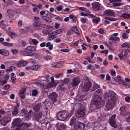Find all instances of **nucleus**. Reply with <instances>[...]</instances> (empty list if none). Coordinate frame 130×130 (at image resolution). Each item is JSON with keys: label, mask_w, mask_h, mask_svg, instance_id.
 <instances>
[{"label": "nucleus", "mask_w": 130, "mask_h": 130, "mask_svg": "<svg viewBox=\"0 0 130 130\" xmlns=\"http://www.w3.org/2000/svg\"><path fill=\"white\" fill-rule=\"evenodd\" d=\"M104 97L105 99H109L106 103L105 110L108 111L112 109L115 106V102L117 98V94L113 91H110L104 94Z\"/></svg>", "instance_id": "1"}, {"label": "nucleus", "mask_w": 130, "mask_h": 130, "mask_svg": "<svg viewBox=\"0 0 130 130\" xmlns=\"http://www.w3.org/2000/svg\"><path fill=\"white\" fill-rule=\"evenodd\" d=\"M104 97L105 99H109L106 103L105 110L108 111L112 109L115 106V102L117 98V94L113 91H110L104 94Z\"/></svg>", "instance_id": "2"}, {"label": "nucleus", "mask_w": 130, "mask_h": 130, "mask_svg": "<svg viewBox=\"0 0 130 130\" xmlns=\"http://www.w3.org/2000/svg\"><path fill=\"white\" fill-rule=\"evenodd\" d=\"M73 112V110H72L69 115L68 111L66 110L61 111L57 114V119L60 120L64 121L67 119L68 117L72 115Z\"/></svg>", "instance_id": "3"}, {"label": "nucleus", "mask_w": 130, "mask_h": 130, "mask_svg": "<svg viewBox=\"0 0 130 130\" xmlns=\"http://www.w3.org/2000/svg\"><path fill=\"white\" fill-rule=\"evenodd\" d=\"M74 127L76 130H84L85 125L83 123L77 122L75 123Z\"/></svg>", "instance_id": "4"}, {"label": "nucleus", "mask_w": 130, "mask_h": 130, "mask_svg": "<svg viewBox=\"0 0 130 130\" xmlns=\"http://www.w3.org/2000/svg\"><path fill=\"white\" fill-rule=\"evenodd\" d=\"M86 110L85 106L77 110L76 116L77 117H82L84 116L85 115V111Z\"/></svg>", "instance_id": "5"}, {"label": "nucleus", "mask_w": 130, "mask_h": 130, "mask_svg": "<svg viewBox=\"0 0 130 130\" xmlns=\"http://www.w3.org/2000/svg\"><path fill=\"white\" fill-rule=\"evenodd\" d=\"M42 113L41 111L34 113L33 115V119L36 120L37 122H40L41 121Z\"/></svg>", "instance_id": "6"}, {"label": "nucleus", "mask_w": 130, "mask_h": 130, "mask_svg": "<svg viewBox=\"0 0 130 130\" xmlns=\"http://www.w3.org/2000/svg\"><path fill=\"white\" fill-rule=\"evenodd\" d=\"M91 86V83L88 80V82L84 84V86L81 87V88L84 91H88L90 88Z\"/></svg>", "instance_id": "7"}, {"label": "nucleus", "mask_w": 130, "mask_h": 130, "mask_svg": "<svg viewBox=\"0 0 130 130\" xmlns=\"http://www.w3.org/2000/svg\"><path fill=\"white\" fill-rule=\"evenodd\" d=\"M116 117L115 115H113L110 119L109 122L110 125L112 126L113 127L115 128H117V126L116 125V121L115 118Z\"/></svg>", "instance_id": "8"}, {"label": "nucleus", "mask_w": 130, "mask_h": 130, "mask_svg": "<svg viewBox=\"0 0 130 130\" xmlns=\"http://www.w3.org/2000/svg\"><path fill=\"white\" fill-rule=\"evenodd\" d=\"M81 82L80 79L79 77H75L72 79V85L73 87H76L78 86Z\"/></svg>", "instance_id": "9"}, {"label": "nucleus", "mask_w": 130, "mask_h": 130, "mask_svg": "<svg viewBox=\"0 0 130 130\" xmlns=\"http://www.w3.org/2000/svg\"><path fill=\"white\" fill-rule=\"evenodd\" d=\"M57 96V94L55 92H52L50 94L49 98L53 101V104H54L55 102L57 101L56 98Z\"/></svg>", "instance_id": "10"}, {"label": "nucleus", "mask_w": 130, "mask_h": 130, "mask_svg": "<svg viewBox=\"0 0 130 130\" xmlns=\"http://www.w3.org/2000/svg\"><path fill=\"white\" fill-rule=\"evenodd\" d=\"M20 53L21 55H23L29 56H31L37 54L36 53H32L24 50L21 51Z\"/></svg>", "instance_id": "11"}, {"label": "nucleus", "mask_w": 130, "mask_h": 130, "mask_svg": "<svg viewBox=\"0 0 130 130\" xmlns=\"http://www.w3.org/2000/svg\"><path fill=\"white\" fill-rule=\"evenodd\" d=\"M92 5L94 9L97 10L100 9V5L98 2H95L92 4Z\"/></svg>", "instance_id": "12"}, {"label": "nucleus", "mask_w": 130, "mask_h": 130, "mask_svg": "<svg viewBox=\"0 0 130 130\" xmlns=\"http://www.w3.org/2000/svg\"><path fill=\"white\" fill-rule=\"evenodd\" d=\"M104 14L105 15L111 16H115V13L113 11L111 10L105 11Z\"/></svg>", "instance_id": "13"}, {"label": "nucleus", "mask_w": 130, "mask_h": 130, "mask_svg": "<svg viewBox=\"0 0 130 130\" xmlns=\"http://www.w3.org/2000/svg\"><path fill=\"white\" fill-rule=\"evenodd\" d=\"M120 110L121 111L120 114L124 116L127 114V108L125 106L121 107L120 108Z\"/></svg>", "instance_id": "14"}, {"label": "nucleus", "mask_w": 130, "mask_h": 130, "mask_svg": "<svg viewBox=\"0 0 130 130\" xmlns=\"http://www.w3.org/2000/svg\"><path fill=\"white\" fill-rule=\"evenodd\" d=\"M56 130H63L66 127L65 126L64 124L57 123L56 126Z\"/></svg>", "instance_id": "15"}, {"label": "nucleus", "mask_w": 130, "mask_h": 130, "mask_svg": "<svg viewBox=\"0 0 130 130\" xmlns=\"http://www.w3.org/2000/svg\"><path fill=\"white\" fill-rule=\"evenodd\" d=\"M0 121L1 124L5 126L9 122L7 118L6 117L2 118L0 120Z\"/></svg>", "instance_id": "16"}, {"label": "nucleus", "mask_w": 130, "mask_h": 130, "mask_svg": "<svg viewBox=\"0 0 130 130\" xmlns=\"http://www.w3.org/2000/svg\"><path fill=\"white\" fill-rule=\"evenodd\" d=\"M27 62L26 61H21L17 63V65L19 67H21L26 66Z\"/></svg>", "instance_id": "17"}, {"label": "nucleus", "mask_w": 130, "mask_h": 130, "mask_svg": "<svg viewBox=\"0 0 130 130\" xmlns=\"http://www.w3.org/2000/svg\"><path fill=\"white\" fill-rule=\"evenodd\" d=\"M5 80H0V85H3L7 83V81L6 80L8 79L9 78V75H6L5 76Z\"/></svg>", "instance_id": "18"}, {"label": "nucleus", "mask_w": 130, "mask_h": 130, "mask_svg": "<svg viewBox=\"0 0 130 130\" xmlns=\"http://www.w3.org/2000/svg\"><path fill=\"white\" fill-rule=\"evenodd\" d=\"M42 105H43L41 103L38 104L34 107L33 109L35 111H38Z\"/></svg>", "instance_id": "19"}, {"label": "nucleus", "mask_w": 130, "mask_h": 130, "mask_svg": "<svg viewBox=\"0 0 130 130\" xmlns=\"http://www.w3.org/2000/svg\"><path fill=\"white\" fill-rule=\"evenodd\" d=\"M33 113L32 110H30L28 113L27 115L25 117V119L28 120L30 119Z\"/></svg>", "instance_id": "20"}, {"label": "nucleus", "mask_w": 130, "mask_h": 130, "mask_svg": "<svg viewBox=\"0 0 130 130\" xmlns=\"http://www.w3.org/2000/svg\"><path fill=\"white\" fill-rule=\"evenodd\" d=\"M109 40H112L114 43H116L117 41L119 40L120 38L118 37H111L109 38Z\"/></svg>", "instance_id": "21"}, {"label": "nucleus", "mask_w": 130, "mask_h": 130, "mask_svg": "<svg viewBox=\"0 0 130 130\" xmlns=\"http://www.w3.org/2000/svg\"><path fill=\"white\" fill-rule=\"evenodd\" d=\"M26 49L30 51L35 52L36 51V47L32 46H28Z\"/></svg>", "instance_id": "22"}, {"label": "nucleus", "mask_w": 130, "mask_h": 130, "mask_svg": "<svg viewBox=\"0 0 130 130\" xmlns=\"http://www.w3.org/2000/svg\"><path fill=\"white\" fill-rule=\"evenodd\" d=\"M20 126L22 129H24V128L29 127L30 126V124L26 123H23Z\"/></svg>", "instance_id": "23"}, {"label": "nucleus", "mask_w": 130, "mask_h": 130, "mask_svg": "<svg viewBox=\"0 0 130 130\" xmlns=\"http://www.w3.org/2000/svg\"><path fill=\"white\" fill-rule=\"evenodd\" d=\"M71 30L74 32L77 35L79 34V33L77 28V27L76 26H75L72 27L70 29Z\"/></svg>", "instance_id": "24"}, {"label": "nucleus", "mask_w": 130, "mask_h": 130, "mask_svg": "<svg viewBox=\"0 0 130 130\" xmlns=\"http://www.w3.org/2000/svg\"><path fill=\"white\" fill-rule=\"evenodd\" d=\"M21 120L19 118H17L13 122V123L15 126H18L20 124Z\"/></svg>", "instance_id": "25"}, {"label": "nucleus", "mask_w": 130, "mask_h": 130, "mask_svg": "<svg viewBox=\"0 0 130 130\" xmlns=\"http://www.w3.org/2000/svg\"><path fill=\"white\" fill-rule=\"evenodd\" d=\"M42 19L45 20L46 22L50 23L52 22L51 20L48 17L46 16H43L42 17Z\"/></svg>", "instance_id": "26"}, {"label": "nucleus", "mask_w": 130, "mask_h": 130, "mask_svg": "<svg viewBox=\"0 0 130 130\" xmlns=\"http://www.w3.org/2000/svg\"><path fill=\"white\" fill-rule=\"evenodd\" d=\"M94 101L98 103L101 102V97L96 95L94 98Z\"/></svg>", "instance_id": "27"}, {"label": "nucleus", "mask_w": 130, "mask_h": 130, "mask_svg": "<svg viewBox=\"0 0 130 130\" xmlns=\"http://www.w3.org/2000/svg\"><path fill=\"white\" fill-rule=\"evenodd\" d=\"M18 109L16 107H14V109L12 112V113L14 116L16 115L18 113Z\"/></svg>", "instance_id": "28"}, {"label": "nucleus", "mask_w": 130, "mask_h": 130, "mask_svg": "<svg viewBox=\"0 0 130 130\" xmlns=\"http://www.w3.org/2000/svg\"><path fill=\"white\" fill-rule=\"evenodd\" d=\"M104 18L106 20H107L111 21H116L118 20V19L115 18H109L107 17H105Z\"/></svg>", "instance_id": "29"}, {"label": "nucleus", "mask_w": 130, "mask_h": 130, "mask_svg": "<svg viewBox=\"0 0 130 130\" xmlns=\"http://www.w3.org/2000/svg\"><path fill=\"white\" fill-rule=\"evenodd\" d=\"M2 43L4 45L9 47H12L13 45L12 43L9 42H3Z\"/></svg>", "instance_id": "30"}, {"label": "nucleus", "mask_w": 130, "mask_h": 130, "mask_svg": "<svg viewBox=\"0 0 130 130\" xmlns=\"http://www.w3.org/2000/svg\"><path fill=\"white\" fill-rule=\"evenodd\" d=\"M122 17L125 18L129 19L130 18V14L126 13L123 14H122Z\"/></svg>", "instance_id": "31"}, {"label": "nucleus", "mask_w": 130, "mask_h": 130, "mask_svg": "<svg viewBox=\"0 0 130 130\" xmlns=\"http://www.w3.org/2000/svg\"><path fill=\"white\" fill-rule=\"evenodd\" d=\"M62 31V29H59L54 31V34L55 35H57L61 34Z\"/></svg>", "instance_id": "32"}, {"label": "nucleus", "mask_w": 130, "mask_h": 130, "mask_svg": "<svg viewBox=\"0 0 130 130\" xmlns=\"http://www.w3.org/2000/svg\"><path fill=\"white\" fill-rule=\"evenodd\" d=\"M32 41L33 44L35 45H37L38 43V41L35 39H32L31 38H30L29 39V41Z\"/></svg>", "instance_id": "33"}, {"label": "nucleus", "mask_w": 130, "mask_h": 130, "mask_svg": "<svg viewBox=\"0 0 130 130\" xmlns=\"http://www.w3.org/2000/svg\"><path fill=\"white\" fill-rule=\"evenodd\" d=\"M129 45L130 44L129 43L127 42H126L122 44L121 46V47L122 48L126 47H128L129 46Z\"/></svg>", "instance_id": "34"}, {"label": "nucleus", "mask_w": 130, "mask_h": 130, "mask_svg": "<svg viewBox=\"0 0 130 130\" xmlns=\"http://www.w3.org/2000/svg\"><path fill=\"white\" fill-rule=\"evenodd\" d=\"M9 35L11 37L13 38H14L17 37V35L16 34L12 32H10Z\"/></svg>", "instance_id": "35"}, {"label": "nucleus", "mask_w": 130, "mask_h": 130, "mask_svg": "<svg viewBox=\"0 0 130 130\" xmlns=\"http://www.w3.org/2000/svg\"><path fill=\"white\" fill-rule=\"evenodd\" d=\"M11 78L12 81L13 83H14V80H15L16 78H15V76H14V74L13 73H11Z\"/></svg>", "instance_id": "36"}, {"label": "nucleus", "mask_w": 130, "mask_h": 130, "mask_svg": "<svg viewBox=\"0 0 130 130\" xmlns=\"http://www.w3.org/2000/svg\"><path fill=\"white\" fill-rule=\"evenodd\" d=\"M38 91L36 89L33 90L32 91V95L33 96H36L37 94Z\"/></svg>", "instance_id": "37"}, {"label": "nucleus", "mask_w": 130, "mask_h": 130, "mask_svg": "<svg viewBox=\"0 0 130 130\" xmlns=\"http://www.w3.org/2000/svg\"><path fill=\"white\" fill-rule=\"evenodd\" d=\"M69 18L72 20L73 21H76V18L75 16H74L73 14H71L69 16Z\"/></svg>", "instance_id": "38"}, {"label": "nucleus", "mask_w": 130, "mask_h": 130, "mask_svg": "<svg viewBox=\"0 0 130 130\" xmlns=\"http://www.w3.org/2000/svg\"><path fill=\"white\" fill-rule=\"evenodd\" d=\"M100 21V19L99 18H95L93 19L92 21L96 23H98Z\"/></svg>", "instance_id": "39"}, {"label": "nucleus", "mask_w": 130, "mask_h": 130, "mask_svg": "<svg viewBox=\"0 0 130 130\" xmlns=\"http://www.w3.org/2000/svg\"><path fill=\"white\" fill-rule=\"evenodd\" d=\"M39 68V67L38 66H32L31 68V70H37Z\"/></svg>", "instance_id": "40"}, {"label": "nucleus", "mask_w": 130, "mask_h": 130, "mask_svg": "<svg viewBox=\"0 0 130 130\" xmlns=\"http://www.w3.org/2000/svg\"><path fill=\"white\" fill-rule=\"evenodd\" d=\"M7 12L9 14L11 15L13 13L14 11L12 9H9L7 10Z\"/></svg>", "instance_id": "41"}, {"label": "nucleus", "mask_w": 130, "mask_h": 130, "mask_svg": "<svg viewBox=\"0 0 130 130\" xmlns=\"http://www.w3.org/2000/svg\"><path fill=\"white\" fill-rule=\"evenodd\" d=\"M56 37L55 35H52L49 36L48 38L49 40H53Z\"/></svg>", "instance_id": "42"}, {"label": "nucleus", "mask_w": 130, "mask_h": 130, "mask_svg": "<svg viewBox=\"0 0 130 130\" xmlns=\"http://www.w3.org/2000/svg\"><path fill=\"white\" fill-rule=\"evenodd\" d=\"M123 4V3L119 2L115 3H113V5L115 6H119L122 5Z\"/></svg>", "instance_id": "43"}, {"label": "nucleus", "mask_w": 130, "mask_h": 130, "mask_svg": "<svg viewBox=\"0 0 130 130\" xmlns=\"http://www.w3.org/2000/svg\"><path fill=\"white\" fill-rule=\"evenodd\" d=\"M122 51H123V53H124V55H123L124 56V58H125L127 57L128 54L126 50H122Z\"/></svg>", "instance_id": "44"}, {"label": "nucleus", "mask_w": 130, "mask_h": 130, "mask_svg": "<svg viewBox=\"0 0 130 130\" xmlns=\"http://www.w3.org/2000/svg\"><path fill=\"white\" fill-rule=\"evenodd\" d=\"M34 19L36 23H38L39 22L40 20V19L39 17H34Z\"/></svg>", "instance_id": "45"}, {"label": "nucleus", "mask_w": 130, "mask_h": 130, "mask_svg": "<svg viewBox=\"0 0 130 130\" xmlns=\"http://www.w3.org/2000/svg\"><path fill=\"white\" fill-rule=\"evenodd\" d=\"M81 22L83 23H86L87 20V18H85L83 17L82 18L80 19Z\"/></svg>", "instance_id": "46"}, {"label": "nucleus", "mask_w": 130, "mask_h": 130, "mask_svg": "<svg viewBox=\"0 0 130 130\" xmlns=\"http://www.w3.org/2000/svg\"><path fill=\"white\" fill-rule=\"evenodd\" d=\"M63 7V6L62 5H59L57 7V10L58 11H61Z\"/></svg>", "instance_id": "47"}, {"label": "nucleus", "mask_w": 130, "mask_h": 130, "mask_svg": "<svg viewBox=\"0 0 130 130\" xmlns=\"http://www.w3.org/2000/svg\"><path fill=\"white\" fill-rule=\"evenodd\" d=\"M75 122V119L73 118H72L71 120L70 123V125L71 126H72L73 125L74 123Z\"/></svg>", "instance_id": "48"}, {"label": "nucleus", "mask_w": 130, "mask_h": 130, "mask_svg": "<svg viewBox=\"0 0 130 130\" xmlns=\"http://www.w3.org/2000/svg\"><path fill=\"white\" fill-rule=\"evenodd\" d=\"M103 44L106 46L109 49H110L111 48L110 46L111 45L109 44L107 42H104L103 43Z\"/></svg>", "instance_id": "49"}, {"label": "nucleus", "mask_w": 130, "mask_h": 130, "mask_svg": "<svg viewBox=\"0 0 130 130\" xmlns=\"http://www.w3.org/2000/svg\"><path fill=\"white\" fill-rule=\"evenodd\" d=\"M118 57L120 59H122L124 57L123 55V51H121V52L118 55Z\"/></svg>", "instance_id": "50"}, {"label": "nucleus", "mask_w": 130, "mask_h": 130, "mask_svg": "<svg viewBox=\"0 0 130 130\" xmlns=\"http://www.w3.org/2000/svg\"><path fill=\"white\" fill-rule=\"evenodd\" d=\"M14 69V67L13 66H11L7 70V71L8 72H12V70Z\"/></svg>", "instance_id": "51"}, {"label": "nucleus", "mask_w": 130, "mask_h": 130, "mask_svg": "<svg viewBox=\"0 0 130 130\" xmlns=\"http://www.w3.org/2000/svg\"><path fill=\"white\" fill-rule=\"evenodd\" d=\"M69 81V80L67 78H66L62 81V84L63 85L68 82Z\"/></svg>", "instance_id": "52"}, {"label": "nucleus", "mask_w": 130, "mask_h": 130, "mask_svg": "<svg viewBox=\"0 0 130 130\" xmlns=\"http://www.w3.org/2000/svg\"><path fill=\"white\" fill-rule=\"evenodd\" d=\"M11 51L14 54H16L18 53V51L15 49L11 50Z\"/></svg>", "instance_id": "53"}, {"label": "nucleus", "mask_w": 130, "mask_h": 130, "mask_svg": "<svg viewBox=\"0 0 130 130\" xmlns=\"http://www.w3.org/2000/svg\"><path fill=\"white\" fill-rule=\"evenodd\" d=\"M44 80L46 81L47 82L49 81V80L50 79V77L49 75H47L45 76L44 77Z\"/></svg>", "instance_id": "54"}, {"label": "nucleus", "mask_w": 130, "mask_h": 130, "mask_svg": "<svg viewBox=\"0 0 130 130\" xmlns=\"http://www.w3.org/2000/svg\"><path fill=\"white\" fill-rule=\"evenodd\" d=\"M3 55H4L8 56L9 55V52L8 51L6 50H4V51Z\"/></svg>", "instance_id": "55"}, {"label": "nucleus", "mask_w": 130, "mask_h": 130, "mask_svg": "<svg viewBox=\"0 0 130 130\" xmlns=\"http://www.w3.org/2000/svg\"><path fill=\"white\" fill-rule=\"evenodd\" d=\"M88 13H84V12H82L80 13V15L82 16H84V17L88 16Z\"/></svg>", "instance_id": "56"}, {"label": "nucleus", "mask_w": 130, "mask_h": 130, "mask_svg": "<svg viewBox=\"0 0 130 130\" xmlns=\"http://www.w3.org/2000/svg\"><path fill=\"white\" fill-rule=\"evenodd\" d=\"M88 67L89 69H90V70L94 69V66H92V65L91 64H89L88 66Z\"/></svg>", "instance_id": "57"}, {"label": "nucleus", "mask_w": 130, "mask_h": 130, "mask_svg": "<svg viewBox=\"0 0 130 130\" xmlns=\"http://www.w3.org/2000/svg\"><path fill=\"white\" fill-rule=\"evenodd\" d=\"M53 85H52L51 83V82L47 84V86H46V88H50V87H53Z\"/></svg>", "instance_id": "58"}, {"label": "nucleus", "mask_w": 130, "mask_h": 130, "mask_svg": "<svg viewBox=\"0 0 130 130\" xmlns=\"http://www.w3.org/2000/svg\"><path fill=\"white\" fill-rule=\"evenodd\" d=\"M43 33L45 34H49V30H45L42 31Z\"/></svg>", "instance_id": "59"}, {"label": "nucleus", "mask_w": 130, "mask_h": 130, "mask_svg": "<svg viewBox=\"0 0 130 130\" xmlns=\"http://www.w3.org/2000/svg\"><path fill=\"white\" fill-rule=\"evenodd\" d=\"M10 87V85L8 84L5 85L4 86V88L6 89H8Z\"/></svg>", "instance_id": "60"}, {"label": "nucleus", "mask_w": 130, "mask_h": 130, "mask_svg": "<svg viewBox=\"0 0 130 130\" xmlns=\"http://www.w3.org/2000/svg\"><path fill=\"white\" fill-rule=\"evenodd\" d=\"M125 100L126 102L128 103L130 102V97L129 96L126 97L125 98Z\"/></svg>", "instance_id": "61"}, {"label": "nucleus", "mask_w": 130, "mask_h": 130, "mask_svg": "<svg viewBox=\"0 0 130 130\" xmlns=\"http://www.w3.org/2000/svg\"><path fill=\"white\" fill-rule=\"evenodd\" d=\"M122 37L123 39H127L128 38L126 34L125 33H123V34Z\"/></svg>", "instance_id": "62"}, {"label": "nucleus", "mask_w": 130, "mask_h": 130, "mask_svg": "<svg viewBox=\"0 0 130 130\" xmlns=\"http://www.w3.org/2000/svg\"><path fill=\"white\" fill-rule=\"evenodd\" d=\"M98 32L99 33L102 34L104 32L103 30L101 28L100 29L98 30Z\"/></svg>", "instance_id": "63"}, {"label": "nucleus", "mask_w": 130, "mask_h": 130, "mask_svg": "<svg viewBox=\"0 0 130 130\" xmlns=\"http://www.w3.org/2000/svg\"><path fill=\"white\" fill-rule=\"evenodd\" d=\"M111 75L113 76H115L116 75V72L115 71L112 70L111 72Z\"/></svg>", "instance_id": "64"}]
</instances>
